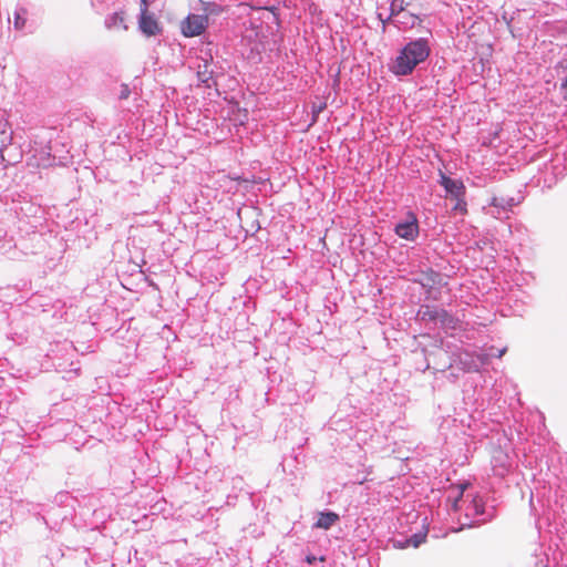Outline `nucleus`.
<instances>
[{
	"label": "nucleus",
	"instance_id": "6",
	"mask_svg": "<svg viewBox=\"0 0 567 567\" xmlns=\"http://www.w3.org/2000/svg\"><path fill=\"white\" fill-rule=\"evenodd\" d=\"M213 70L210 69V63L208 60H203V64L197 66V78L200 83H203L206 87H212L216 85V81L213 76Z\"/></svg>",
	"mask_w": 567,
	"mask_h": 567
},
{
	"label": "nucleus",
	"instance_id": "18",
	"mask_svg": "<svg viewBox=\"0 0 567 567\" xmlns=\"http://www.w3.org/2000/svg\"><path fill=\"white\" fill-rule=\"evenodd\" d=\"M316 560H317V557H316V556H313V555H308V556L306 557V561H307L308 564H313Z\"/></svg>",
	"mask_w": 567,
	"mask_h": 567
},
{
	"label": "nucleus",
	"instance_id": "8",
	"mask_svg": "<svg viewBox=\"0 0 567 567\" xmlns=\"http://www.w3.org/2000/svg\"><path fill=\"white\" fill-rule=\"evenodd\" d=\"M423 321H436L446 316L443 310L433 309L429 306H423L417 313Z\"/></svg>",
	"mask_w": 567,
	"mask_h": 567
},
{
	"label": "nucleus",
	"instance_id": "17",
	"mask_svg": "<svg viewBox=\"0 0 567 567\" xmlns=\"http://www.w3.org/2000/svg\"><path fill=\"white\" fill-rule=\"evenodd\" d=\"M154 0H141L140 11H150L148 8Z\"/></svg>",
	"mask_w": 567,
	"mask_h": 567
},
{
	"label": "nucleus",
	"instance_id": "13",
	"mask_svg": "<svg viewBox=\"0 0 567 567\" xmlns=\"http://www.w3.org/2000/svg\"><path fill=\"white\" fill-rule=\"evenodd\" d=\"M403 0H393L391 3V16L400 13L401 11H403Z\"/></svg>",
	"mask_w": 567,
	"mask_h": 567
},
{
	"label": "nucleus",
	"instance_id": "19",
	"mask_svg": "<svg viewBox=\"0 0 567 567\" xmlns=\"http://www.w3.org/2000/svg\"><path fill=\"white\" fill-rule=\"evenodd\" d=\"M319 561H324L326 560V557L324 556H321L318 558Z\"/></svg>",
	"mask_w": 567,
	"mask_h": 567
},
{
	"label": "nucleus",
	"instance_id": "12",
	"mask_svg": "<svg viewBox=\"0 0 567 567\" xmlns=\"http://www.w3.org/2000/svg\"><path fill=\"white\" fill-rule=\"evenodd\" d=\"M25 10L17 11L14 14V27L18 30H21L25 27Z\"/></svg>",
	"mask_w": 567,
	"mask_h": 567
},
{
	"label": "nucleus",
	"instance_id": "16",
	"mask_svg": "<svg viewBox=\"0 0 567 567\" xmlns=\"http://www.w3.org/2000/svg\"><path fill=\"white\" fill-rule=\"evenodd\" d=\"M425 536H419V535H414L410 540L409 543H412V545L414 547H417L423 540H424Z\"/></svg>",
	"mask_w": 567,
	"mask_h": 567
},
{
	"label": "nucleus",
	"instance_id": "7",
	"mask_svg": "<svg viewBox=\"0 0 567 567\" xmlns=\"http://www.w3.org/2000/svg\"><path fill=\"white\" fill-rule=\"evenodd\" d=\"M339 520V515L334 512L320 513L315 526L321 529H329Z\"/></svg>",
	"mask_w": 567,
	"mask_h": 567
},
{
	"label": "nucleus",
	"instance_id": "14",
	"mask_svg": "<svg viewBox=\"0 0 567 567\" xmlns=\"http://www.w3.org/2000/svg\"><path fill=\"white\" fill-rule=\"evenodd\" d=\"M131 94V90L128 87L127 84H122L121 85V91H120V99L122 100H126Z\"/></svg>",
	"mask_w": 567,
	"mask_h": 567
},
{
	"label": "nucleus",
	"instance_id": "1",
	"mask_svg": "<svg viewBox=\"0 0 567 567\" xmlns=\"http://www.w3.org/2000/svg\"><path fill=\"white\" fill-rule=\"evenodd\" d=\"M430 47L426 40L417 39L409 42L396 56L392 68L396 75L412 73L417 64L425 61L430 55Z\"/></svg>",
	"mask_w": 567,
	"mask_h": 567
},
{
	"label": "nucleus",
	"instance_id": "4",
	"mask_svg": "<svg viewBox=\"0 0 567 567\" xmlns=\"http://www.w3.org/2000/svg\"><path fill=\"white\" fill-rule=\"evenodd\" d=\"M140 30L146 37H154L162 32V27L157 19L150 11H141L138 19Z\"/></svg>",
	"mask_w": 567,
	"mask_h": 567
},
{
	"label": "nucleus",
	"instance_id": "11",
	"mask_svg": "<svg viewBox=\"0 0 567 567\" xmlns=\"http://www.w3.org/2000/svg\"><path fill=\"white\" fill-rule=\"evenodd\" d=\"M441 280H442V278H441L440 274L431 270L425 274V277L423 278V285L433 287L435 285H440Z\"/></svg>",
	"mask_w": 567,
	"mask_h": 567
},
{
	"label": "nucleus",
	"instance_id": "10",
	"mask_svg": "<svg viewBox=\"0 0 567 567\" xmlns=\"http://www.w3.org/2000/svg\"><path fill=\"white\" fill-rule=\"evenodd\" d=\"M107 28L109 29H114V30L126 31L127 30V25L125 24L124 12L121 11V12L113 13L112 17L110 18L109 23H107Z\"/></svg>",
	"mask_w": 567,
	"mask_h": 567
},
{
	"label": "nucleus",
	"instance_id": "5",
	"mask_svg": "<svg viewBox=\"0 0 567 567\" xmlns=\"http://www.w3.org/2000/svg\"><path fill=\"white\" fill-rule=\"evenodd\" d=\"M441 184L445 190L453 196L456 200H460L465 195V186L462 181L452 179L445 175L441 176Z\"/></svg>",
	"mask_w": 567,
	"mask_h": 567
},
{
	"label": "nucleus",
	"instance_id": "3",
	"mask_svg": "<svg viewBox=\"0 0 567 567\" xmlns=\"http://www.w3.org/2000/svg\"><path fill=\"white\" fill-rule=\"evenodd\" d=\"M394 230L399 237L406 240H414L419 235V223L416 216L413 213H409L405 220L396 224Z\"/></svg>",
	"mask_w": 567,
	"mask_h": 567
},
{
	"label": "nucleus",
	"instance_id": "15",
	"mask_svg": "<svg viewBox=\"0 0 567 567\" xmlns=\"http://www.w3.org/2000/svg\"><path fill=\"white\" fill-rule=\"evenodd\" d=\"M455 210H461L462 213L466 212V203L464 202V197L457 200L456 205L454 206Z\"/></svg>",
	"mask_w": 567,
	"mask_h": 567
},
{
	"label": "nucleus",
	"instance_id": "9",
	"mask_svg": "<svg viewBox=\"0 0 567 567\" xmlns=\"http://www.w3.org/2000/svg\"><path fill=\"white\" fill-rule=\"evenodd\" d=\"M491 205L497 208H502L503 210L511 209L516 205V202L513 197L505 196L504 194L493 196L491 200Z\"/></svg>",
	"mask_w": 567,
	"mask_h": 567
},
{
	"label": "nucleus",
	"instance_id": "2",
	"mask_svg": "<svg viewBox=\"0 0 567 567\" xmlns=\"http://www.w3.org/2000/svg\"><path fill=\"white\" fill-rule=\"evenodd\" d=\"M208 21L209 18L205 13H190L181 22V32L186 38L198 37L207 29Z\"/></svg>",
	"mask_w": 567,
	"mask_h": 567
}]
</instances>
